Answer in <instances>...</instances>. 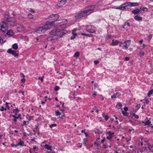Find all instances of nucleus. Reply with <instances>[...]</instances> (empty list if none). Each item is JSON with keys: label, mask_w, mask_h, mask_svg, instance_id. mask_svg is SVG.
Listing matches in <instances>:
<instances>
[{"label": "nucleus", "mask_w": 153, "mask_h": 153, "mask_svg": "<svg viewBox=\"0 0 153 153\" xmlns=\"http://www.w3.org/2000/svg\"><path fill=\"white\" fill-rule=\"evenodd\" d=\"M26 122L25 121H24L23 122V123H22V126H26L27 124H26Z\"/></svg>", "instance_id": "nucleus-47"}, {"label": "nucleus", "mask_w": 153, "mask_h": 153, "mask_svg": "<svg viewBox=\"0 0 153 153\" xmlns=\"http://www.w3.org/2000/svg\"><path fill=\"white\" fill-rule=\"evenodd\" d=\"M139 4L137 3L128 2L121 4L120 7H116L115 9H119L120 10H123L126 9V7H131L137 6Z\"/></svg>", "instance_id": "nucleus-4"}, {"label": "nucleus", "mask_w": 153, "mask_h": 153, "mask_svg": "<svg viewBox=\"0 0 153 153\" xmlns=\"http://www.w3.org/2000/svg\"><path fill=\"white\" fill-rule=\"evenodd\" d=\"M9 103H8L7 102H6L5 103V104L6 105V107H7V109H10V107L9 106H8V104H9Z\"/></svg>", "instance_id": "nucleus-51"}, {"label": "nucleus", "mask_w": 153, "mask_h": 153, "mask_svg": "<svg viewBox=\"0 0 153 153\" xmlns=\"http://www.w3.org/2000/svg\"><path fill=\"white\" fill-rule=\"evenodd\" d=\"M144 53L145 52L143 51H141L139 53L138 55L140 57H142L144 55Z\"/></svg>", "instance_id": "nucleus-31"}, {"label": "nucleus", "mask_w": 153, "mask_h": 153, "mask_svg": "<svg viewBox=\"0 0 153 153\" xmlns=\"http://www.w3.org/2000/svg\"><path fill=\"white\" fill-rule=\"evenodd\" d=\"M131 44V40H128L123 42L122 48L124 49L127 50L129 46Z\"/></svg>", "instance_id": "nucleus-6"}, {"label": "nucleus", "mask_w": 153, "mask_h": 153, "mask_svg": "<svg viewBox=\"0 0 153 153\" xmlns=\"http://www.w3.org/2000/svg\"><path fill=\"white\" fill-rule=\"evenodd\" d=\"M76 95L75 94V93H74L73 94L74 98L75 100L77 101H78L79 100H80V98L79 97H76Z\"/></svg>", "instance_id": "nucleus-24"}, {"label": "nucleus", "mask_w": 153, "mask_h": 153, "mask_svg": "<svg viewBox=\"0 0 153 153\" xmlns=\"http://www.w3.org/2000/svg\"><path fill=\"white\" fill-rule=\"evenodd\" d=\"M122 104L120 102H118L117 105H116V107L118 108V109H119L120 107H122Z\"/></svg>", "instance_id": "nucleus-30"}, {"label": "nucleus", "mask_w": 153, "mask_h": 153, "mask_svg": "<svg viewBox=\"0 0 153 153\" xmlns=\"http://www.w3.org/2000/svg\"><path fill=\"white\" fill-rule=\"evenodd\" d=\"M44 78V76H42V77H39V79L40 80L41 82H43V78Z\"/></svg>", "instance_id": "nucleus-48"}, {"label": "nucleus", "mask_w": 153, "mask_h": 153, "mask_svg": "<svg viewBox=\"0 0 153 153\" xmlns=\"http://www.w3.org/2000/svg\"><path fill=\"white\" fill-rule=\"evenodd\" d=\"M12 48L15 50H16L18 48V46L17 44L15 43L12 46Z\"/></svg>", "instance_id": "nucleus-29"}, {"label": "nucleus", "mask_w": 153, "mask_h": 153, "mask_svg": "<svg viewBox=\"0 0 153 153\" xmlns=\"http://www.w3.org/2000/svg\"><path fill=\"white\" fill-rule=\"evenodd\" d=\"M56 126V124L55 123L53 124H51V125L50 126V127L51 128H52L53 127H55Z\"/></svg>", "instance_id": "nucleus-40"}, {"label": "nucleus", "mask_w": 153, "mask_h": 153, "mask_svg": "<svg viewBox=\"0 0 153 153\" xmlns=\"http://www.w3.org/2000/svg\"><path fill=\"white\" fill-rule=\"evenodd\" d=\"M142 123L144 124L145 126H149L150 125L151 122L149 120H147L146 122L143 121Z\"/></svg>", "instance_id": "nucleus-19"}, {"label": "nucleus", "mask_w": 153, "mask_h": 153, "mask_svg": "<svg viewBox=\"0 0 153 153\" xmlns=\"http://www.w3.org/2000/svg\"><path fill=\"white\" fill-rule=\"evenodd\" d=\"M4 43L3 39L1 37H0V45H1Z\"/></svg>", "instance_id": "nucleus-41"}, {"label": "nucleus", "mask_w": 153, "mask_h": 153, "mask_svg": "<svg viewBox=\"0 0 153 153\" xmlns=\"http://www.w3.org/2000/svg\"><path fill=\"white\" fill-rule=\"evenodd\" d=\"M66 0H61L59 1L57 4V5L59 7H62L66 2Z\"/></svg>", "instance_id": "nucleus-11"}, {"label": "nucleus", "mask_w": 153, "mask_h": 153, "mask_svg": "<svg viewBox=\"0 0 153 153\" xmlns=\"http://www.w3.org/2000/svg\"><path fill=\"white\" fill-rule=\"evenodd\" d=\"M94 144L96 145L97 147H98L100 145V144L99 143H97L96 142L94 143Z\"/></svg>", "instance_id": "nucleus-50"}, {"label": "nucleus", "mask_w": 153, "mask_h": 153, "mask_svg": "<svg viewBox=\"0 0 153 153\" xmlns=\"http://www.w3.org/2000/svg\"><path fill=\"white\" fill-rule=\"evenodd\" d=\"M65 33L64 32H62L60 33L58 35H59V36L60 37H61L62 36V35H65Z\"/></svg>", "instance_id": "nucleus-38"}, {"label": "nucleus", "mask_w": 153, "mask_h": 153, "mask_svg": "<svg viewBox=\"0 0 153 153\" xmlns=\"http://www.w3.org/2000/svg\"><path fill=\"white\" fill-rule=\"evenodd\" d=\"M76 30L75 29H74L72 31L73 35L71 36V39H74L76 36V34L75 33V31Z\"/></svg>", "instance_id": "nucleus-16"}, {"label": "nucleus", "mask_w": 153, "mask_h": 153, "mask_svg": "<svg viewBox=\"0 0 153 153\" xmlns=\"http://www.w3.org/2000/svg\"><path fill=\"white\" fill-rule=\"evenodd\" d=\"M140 10H141L144 11H147L148 9L147 8L145 7H141L140 8Z\"/></svg>", "instance_id": "nucleus-33"}, {"label": "nucleus", "mask_w": 153, "mask_h": 153, "mask_svg": "<svg viewBox=\"0 0 153 153\" xmlns=\"http://www.w3.org/2000/svg\"><path fill=\"white\" fill-rule=\"evenodd\" d=\"M12 121L14 122L15 124H17V120H16V119L14 118L12 120Z\"/></svg>", "instance_id": "nucleus-43"}, {"label": "nucleus", "mask_w": 153, "mask_h": 153, "mask_svg": "<svg viewBox=\"0 0 153 153\" xmlns=\"http://www.w3.org/2000/svg\"><path fill=\"white\" fill-rule=\"evenodd\" d=\"M13 31L12 30H8L7 31L6 33L7 35H13Z\"/></svg>", "instance_id": "nucleus-26"}, {"label": "nucleus", "mask_w": 153, "mask_h": 153, "mask_svg": "<svg viewBox=\"0 0 153 153\" xmlns=\"http://www.w3.org/2000/svg\"><path fill=\"white\" fill-rule=\"evenodd\" d=\"M59 23L62 24L60 25L63 28H65V24L67 23V20L66 19H63L62 20H60Z\"/></svg>", "instance_id": "nucleus-8"}, {"label": "nucleus", "mask_w": 153, "mask_h": 153, "mask_svg": "<svg viewBox=\"0 0 153 153\" xmlns=\"http://www.w3.org/2000/svg\"><path fill=\"white\" fill-rule=\"evenodd\" d=\"M79 55V53L78 52H76L74 55V56L76 58H78Z\"/></svg>", "instance_id": "nucleus-32"}, {"label": "nucleus", "mask_w": 153, "mask_h": 153, "mask_svg": "<svg viewBox=\"0 0 153 153\" xmlns=\"http://www.w3.org/2000/svg\"><path fill=\"white\" fill-rule=\"evenodd\" d=\"M119 46L120 47L122 46V45H123V42H122L120 41V42L119 43Z\"/></svg>", "instance_id": "nucleus-58"}, {"label": "nucleus", "mask_w": 153, "mask_h": 153, "mask_svg": "<svg viewBox=\"0 0 153 153\" xmlns=\"http://www.w3.org/2000/svg\"><path fill=\"white\" fill-rule=\"evenodd\" d=\"M132 116L136 119H138L139 118V116L138 115H136L135 113H134L132 114Z\"/></svg>", "instance_id": "nucleus-37"}, {"label": "nucleus", "mask_w": 153, "mask_h": 153, "mask_svg": "<svg viewBox=\"0 0 153 153\" xmlns=\"http://www.w3.org/2000/svg\"><path fill=\"white\" fill-rule=\"evenodd\" d=\"M107 133L108 134V136H107L106 137V139L111 141L112 140L111 139L114 136V132L111 133V131H109L107 132Z\"/></svg>", "instance_id": "nucleus-10"}, {"label": "nucleus", "mask_w": 153, "mask_h": 153, "mask_svg": "<svg viewBox=\"0 0 153 153\" xmlns=\"http://www.w3.org/2000/svg\"><path fill=\"white\" fill-rule=\"evenodd\" d=\"M93 36V34H87L86 36L88 37H92Z\"/></svg>", "instance_id": "nucleus-54"}, {"label": "nucleus", "mask_w": 153, "mask_h": 153, "mask_svg": "<svg viewBox=\"0 0 153 153\" xmlns=\"http://www.w3.org/2000/svg\"><path fill=\"white\" fill-rule=\"evenodd\" d=\"M25 78H23L21 80V81L22 83H24L25 82Z\"/></svg>", "instance_id": "nucleus-55"}, {"label": "nucleus", "mask_w": 153, "mask_h": 153, "mask_svg": "<svg viewBox=\"0 0 153 153\" xmlns=\"http://www.w3.org/2000/svg\"><path fill=\"white\" fill-rule=\"evenodd\" d=\"M17 30L19 32H20L24 30V27L23 26L20 25L17 27Z\"/></svg>", "instance_id": "nucleus-17"}, {"label": "nucleus", "mask_w": 153, "mask_h": 153, "mask_svg": "<svg viewBox=\"0 0 153 153\" xmlns=\"http://www.w3.org/2000/svg\"><path fill=\"white\" fill-rule=\"evenodd\" d=\"M59 16L57 14H52L48 17V19H49L51 18L52 19V20H53L55 21H57L59 18Z\"/></svg>", "instance_id": "nucleus-7"}, {"label": "nucleus", "mask_w": 153, "mask_h": 153, "mask_svg": "<svg viewBox=\"0 0 153 153\" xmlns=\"http://www.w3.org/2000/svg\"><path fill=\"white\" fill-rule=\"evenodd\" d=\"M20 75L22 77H25V75H24V74H20Z\"/></svg>", "instance_id": "nucleus-62"}, {"label": "nucleus", "mask_w": 153, "mask_h": 153, "mask_svg": "<svg viewBox=\"0 0 153 153\" xmlns=\"http://www.w3.org/2000/svg\"><path fill=\"white\" fill-rule=\"evenodd\" d=\"M130 26L129 23L128 22H126L123 26V28H127L128 27Z\"/></svg>", "instance_id": "nucleus-22"}, {"label": "nucleus", "mask_w": 153, "mask_h": 153, "mask_svg": "<svg viewBox=\"0 0 153 153\" xmlns=\"http://www.w3.org/2000/svg\"><path fill=\"white\" fill-rule=\"evenodd\" d=\"M47 100H45L44 101H43L41 102V103L42 104H44L45 103V102Z\"/></svg>", "instance_id": "nucleus-60"}, {"label": "nucleus", "mask_w": 153, "mask_h": 153, "mask_svg": "<svg viewBox=\"0 0 153 153\" xmlns=\"http://www.w3.org/2000/svg\"><path fill=\"white\" fill-rule=\"evenodd\" d=\"M105 138H103V139H102L101 141V142L102 143H103L104 141H105Z\"/></svg>", "instance_id": "nucleus-64"}, {"label": "nucleus", "mask_w": 153, "mask_h": 153, "mask_svg": "<svg viewBox=\"0 0 153 153\" xmlns=\"http://www.w3.org/2000/svg\"><path fill=\"white\" fill-rule=\"evenodd\" d=\"M0 111H4V107L3 106H1V107L0 106Z\"/></svg>", "instance_id": "nucleus-53"}, {"label": "nucleus", "mask_w": 153, "mask_h": 153, "mask_svg": "<svg viewBox=\"0 0 153 153\" xmlns=\"http://www.w3.org/2000/svg\"><path fill=\"white\" fill-rule=\"evenodd\" d=\"M4 19L8 25L11 26H14L17 24L16 18L14 17H11L9 15L4 14Z\"/></svg>", "instance_id": "nucleus-3"}, {"label": "nucleus", "mask_w": 153, "mask_h": 153, "mask_svg": "<svg viewBox=\"0 0 153 153\" xmlns=\"http://www.w3.org/2000/svg\"><path fill=\"white\" fill-rule=\"evenodd\" d=\"M87 142V140L86 139H83V144H85Z\"/></svg>", "instance_id": "nucleus-45"}, {"label": "nucleus", "mask_w": 153, "mask_h": 153, "mask_svg": "<svg viewBox=\"0 0 153 153\" xmlns=\"http://www.w3.org/2000/svg\"><path fill=\"white\" fill-rule=\"evenodd\" d=\"M145 102L146 104H148L149 102V101L147 99L145 100Z\"/></svg>", "instance_id": "nucleus-63"}, {"label": "nucleus", "mask_w": 153, "mask_h": 153, "mask_svg": "<svg viewBox=\"0 0 153 153\" xmlns=\"http://www.w3.org/2000/svg\"><path fill=\"white\" fill-rule=\"evenodd\" d=\"M19 110L17 108L16 109H14L13 110V112L15 114V115H16L19 112Z\"/></svg>", "instance_id": "nucleus-28"}, {"label": "nucleus", "mask_w": 153, "mask_h": 153, "mask_svg": "<svg viewBox=\"0 0 153 153\" xmlns=\"http://www.w3.org/2000/svg\"><path fill=\"white\" fill-rule=\"evenodd\" d=\"M122 113L123 115L125 116H128V113L126 112H125L124 111H122Z\"/></svg>", "instance_id": "nucleus-36"}, {"label": "nucleus", "mask_w": 153, "mask_h": 153, "mask_svg": "<svg viewBox=\"0 0 153 153\" xmlns=\"http://www.w3.org/2000/svg\"><path fill=\"white\" fill-rule=\"evenodd\" d=\"M11 146L13 147H15V148L17 147L18 146H19L18 145V143L16 145H15L14 143H12L11 144Z\"/></svg>", "instance_id": "nucleus-39"}, {"label": "nucleus", "mask_w": 153, "mask_h": 153, "mask_svg": "<svg viewBox=\"0 0 153 153\" xmlns=\"http://www.w3.org/2000/svg\"><path fill=\"white\" fill-rule=\"evenodd\" d=\"M60 112L59 111H56V115L58 116L60 115Z\"/></svg>", "instance_id": "nucleus-42"}, {"label": "nucleus", "mask_w": 153, "mask_h": 153, "mask_svg": "<svg viewBox=\"0 0 153 153\" xmlns=\"http://www.w3.org/2000/svg\"><path fill=\"white\" fill-rule=\"evenodd\" d=\"M140 12V11L138 9H137L135 10H132V13L134 14H138Z\"/></svg>", "instance_id": "nucleus-20"}, {"label": "nucleus", "mask_w": 153, "mask_h": 153, "mask_svg": "<svg viewBox=\"0 0 153 153\" xmlns=\"http://www.w3.org/2000/svg\"><path fill=\"white\" fill-rule=\"evenodd\" d=\"M125 60L126 61H128L129 60V58L128 57H126L125 58Z\"/></svg>", "instance_id": "nucleus-57"}, {"label": "nucleus", "mask_w": 153, "mask_h": 153, "mask_svg": "<svg viewBox=\"0 0 153 153\" xmlns=\"http://www.w3.org/2000/svg\"><path fill=\"white\" fill-rule=\"evenodd\" d=\"M7 52L11 54L15 57H16L18 55V54L16 53V51L12 50L11 49H9L7 51Z\"/></svg>", "instance_id": "nucleus-9"}, {"label": "nucleus", "mask_w": 153, "mask_h": 153, "mask_svg": "<svg viewBox=\"0 0 153 153\" xmlns=\"http://www.w3.org/2000/svg\"><path fill=\"white\" fill-rule=\"evenodd\" d=\"M95 134H102V131H101L99 129H97L95 131Z\"/></svg>", "instance_id": "nucleus-34"}, {"label": "nucleus", "mask_w": 153, "mask_h": 153, "mask_svg": "<svg viewBox=\"0 0 153 153\" xmlns=\"http://www.w3.org/2000/svg\"><path fill=\"white\" fill-rule=\"evenodd\" d=\"M8 26L7 22L2 21L0 23V30L3 32H5L8 29Z\"/></svg>", "instance_id": "nucleus-5"}, {"label": "nucleus", "mask_w": 153, "mask_h": 153, "mask_svg": "<svg viewBox=\"0 0 153 153\" xmlns=\"http://www.w3.org/2000/svg\"><path fill=\"white\" fill-rule=\"evenodd\" d=\"M54 89L55 91H57L59 89V87L58 86H56L55 87Z\"/></svg>", "instance_id": "nucleus-44"}, {"label": "nucleus", "mask_w": 153, "mask_h": 153, "mask_svg": "<svg viewBox=\"0 0 153 153\" xmlns=\"http://www.w3.org/2000/svg\"><path fill=\"white\" fill-rule=\"evenodd\" d=\"M58 31V30H53L50 33V34L51 35H55L56 36V34L57 33Z\"/></svg>", "instance_id": "nucleus-18"}, {"label": "nucleus", "mask_w": 153, "mask_h": 153, "mask_svg": "<svg viewBox=\"0 0 153 153\" xmlns=\"http://www.w3.org/2000/svg\"><path fill=\"white\" fill-rule=\"evenodd\" d=\"M121 95V94L119 92H117L116 93H115L111 96L112 98H116Z\"/></svg>", "instance_id": "nucleus-14"}, {"label": "nucleus", "mask_w": 153, "mask_h": 153, "mask_svg": "<svg viewBox=\"0 0 153 153\" xmlns=\"http://www.w3.org/2000/svg\"><path fill=\"white\" fill-rule=\"evenodd\" d=\"M94 62L95 65H97L99 62V61L98 60H94Z\"/></svg>", "instance_id": "nucleus-49"}, {"label": "nucleus", "mask_w": 153, "mask_h": 153, "mask_svg": "<svg viewBox=\"0 0 153 153\" xmlns=\"http://www.w3.org/2000/svg\"><path fill=\"white\" fill-rule=\"evenodd\" d=\"M28 17L30 19H33V15L31 13H30L28 15Z\"/></svg>", "instance_id": "nucleus-35"}, {"label": "nucleus", "mask_w": 153, "mask_h": 153, "mask_svg": "<svg viewBox=\"0 0 153 153\" xmlns=\"http://www.w3.org/2000/svg\"><path fill=\"white\" fill-rule=\"evenodd\" d=\"M153 93V90L151 89V90H150L148 93V94H147L148 96L149 97H150V95L151 94H152Z\"/></svg>", "instance_id": "nucleus-27"}, {"label": "nucleus", "mask_w": 153, "mask_h": 153, "mask_svg": "<svg viewBox=\"0 0 153 153\" xmlns=\"http://www.w3.org/2000/svg\"><path fill=\"white\" fill-rule=\"evenodd\" d=\"M96 6L94 5H91L88 6L86 8V10L81 11L80 13L76 14L75 17L76 19L80 18L83 16L88 15L94 11V9Z\"/></svg>", "instance_id": "nucleus-1"}, {"label": "nucleus", "mask_w": 153, "mask_h": 153, "mask_svg": "<svg viewBox=\"0 0 153 153\" xmlns=\"http://www.w3.org/2000/svg\"><path fill=\"white\" fill-rule=\"evenodd\" d=\"M54 25L55 21L49 22L48 23L42 27H38L36 30V31L39 33H44L49 29L51 26H53Z\"/></svg>", "instance_id": "nucleus-2"}, {"label": "nucleus", "mask_w": 153, "mask_h": 153, "mask_svg": "<svg viewBox=\"0 0 153 153\" xmlns=\"http://www.w3.org/2000/svg\"><path fill=\"white\" fill-rule=\"evenodd\" d=\"M19 142L18 143V145L21 146H23L24 144V142L21 139H19Z\"/></svg>", "instance_id": "nucleus-23"}, {"label": "nucleus", "mask_w": 153, "mask_h": 153, "mask_svg": "<svg viewBox=\"0 0 153 153\" xmlns=\"http://www.w3.org/2000/svg\"><path fill=\"white\" fill-rule=\"evenodd\" d=\"M45 148L48 150H51V146L49 145L48 144H45L44 146Z\"/></svg>", "instance_id": "nucleus-21"}, {"label": "nucleus", "mask_w": 153, "mask_h": 153, "mask_svg": "<svg viewBox=\"0 0 153 153\" xmlns=\"http://www.w3.org/2000/svg\"><path fill=\"white\" fill-rule=\"evenodd\" d=\"M102 116L105 118V121H107L108 119V117L107 115H105L104 113L102 114Z\"/></svg>", "instance_id": "nucleus-25"}, {"label": "nucleus", "mask_w": 153, "mask_h": 153, "mask_svg": "<svg viewBox=\"0 0 153 153\" xmlns=\"http://www.w3.org/2000/svg\"><path fill=\"white\" fill-rule=\"evenodd\" d=\"M82 1H83V2H88V1H90V0H82Z\"/></svg>", "instance_id": "nucleus-61"}, {"label": "nucleus", "mask_w": 153, "mask_h": 153, "mask_svg": "<svg viewBox=\"0 0 153 153\" xmlns=\"http://www.w3.org/2000/svg\"><path fill=\"white\" fill-rule=\"evenodd\" d=\"M86 31L90 33H93L95 32L94 30L91 28V26H89L86 28Z\"/></svg>", "instance_id": "nucleus-12"}, {"label": "nucleus", "mask_w": 153, "mask_h": 153, "mask_svg": "<svg viewBox=\"0 0 153 153\" xmlns=\"http://www.w3.org/2000/svg\"><path fill=\"white\" fill-rule=\"evenodd\" d=\"M142 17H140V16L138 15H136L134 17V19L138 21H141L142 20Z\"/></svg>", "instance_id": "nucleus-15"}, {"label": "nucleus", "mask_w": 153, "mask_h": 153, "mask_svg": "<svg viewBox=\"0 0 153 153\" xmlns=\"http://www.w3.org/2000/svg\"><path fill=\"white\" fill-rule=\"evenodd\" d=\"M119 42L120 41H118V40L114 39L112 40V42L111 45L112 46L117 45L118 44Z\"/></svg>", "instance_id": "nucleus-13"}, {"label": "nucleus", "mask_w": 153, "mask_h": 153, "mask_svg": "<svg viewBox=\"0 0 153 153\" xmlns=\"http://www.w3.org/2000/svg\"><path fill=\"white\" fill-rule=\"evenodd\" d=\"M148 148L149 150H150L152 149V148H153V147L151 145H149L148 146Z\"/></svg>", "instance_id": "nucleus-46"}, {"label": "nucleus", "mask_w": 153, "mask_h": 153, "mask_svg": "<svg viewBox=\"0 0 153 153\" xmlns=\"http://www.w3.org/2000/svg\"><path fill=\"white\" fill-rule=\"evenodd\" d=\"M140 107V104H137L136 106V108H137V109H139Z\"/></svg>", "instance_id": "nucleus-52"}, {"label": "nucleus", "mask_w": 153, "mask_h": 153, "mask_svg": "<svg viewBox=\"0 0 153 153\" xmlns=\"http://www.w3.org/2000/svg\"><path fill=\"white\" fill-rule=\"evenodd\" d=\"M124 110L126 111H127L128 110V108L127 107H125L123 108Z\"/></svg>", "instance_id": "nucleus-59"}, {"label": "nucleus", "mask_w": 153, "mask_h": 153, "mask_svg": "<svg viewBox=\"0 0 153 153\" xmlns=\"http://www.w3.org/2000/svg\"><path fill=\"white\" fill-rule=\"evenodd\" d=\"M30 11L32 13H34L35 12V11L32 9H30Z\"/></svg>", "instance_id": "nucleus-56"}]
</instances>
